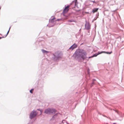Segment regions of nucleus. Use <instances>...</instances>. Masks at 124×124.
Returning a JSON list of instances; mask_svg holds the SVG:
<instances>
[{
	"label": "nucleus",
	"mask_w": 124,
	"mask_h": 124,
	"mask_svg": "<svg viewBox=\"0 0 124 124\" xmlns=\"http://www.w3.org/2000/svg\"><path fill=\"white\" fill-rule=\"evenodd\" d=\"M86 13H89L88 12H86Z\"/></svg>",
	"instance_id": "obj_20"
},
{
	"label": "nucleus",
	"mask_w": 124,
	"mask_h": 124,
	"mask_svg": "<svg viewBox=\"0 0 124 124\" xmlns=\"http://www.w3.org/2000/svg\"><path fill=\"white\" fill-rule=\"evenodd\" d=\"M85 28L87 30L89 29L90 28V26L89 24L88 23H86L85 24Z\"/></svg>",
	"instance_id": "obj_7"
},
{
	"label": "nucleus",
	"mask_w": 124,
	"mask_h": 124,
	"mask_svg": "<svg viewBox=\"0 0 124 124\" xmlns=\"http://www.w3.org/2000/svg\"><path fill=\"white\" fill-rule=\"evenodd\" d=\"M59 20V19H58V20Z\"/></svg>",
	"instance_id": "obj_24"
},
{
	"label": "nucleus",
	"mask_w": 124,
	"mask_h": 124,
	"mask_svg": "<svg viewBox=\"0 0 124 124\" xmlns=\"http://www.w3.org/2000/svg\"><path fill=\"white\" fill-rule=\"evenodd\" d=\"M55 112V110L54 109H50L48 108L46 109L45 110L44 113L46 114H54Z\"/></svg>",
	"instance_id": "obj_2"
},
{
	"label": "nucleus",
	"mask_w": 124,
	"mask_h": 124,
	"mask_svg": "<svg viewBox=\"0 0 124 124\" xmlns=\"http://www.w3.org/2000/svg\"><path fill=\"white\" fill-rule=\"evenodd\" d=\"M97 54H94L93 56H92V57H94L96 56L98 54H101V53H103L107 54H111L112 53V51H111L110 52H105L104 51H102L100 53H99V52Z\"/></svg>",
	"instance_id": "obj_4"
},
{
	"label": "nucleus",
	"mask_w": 124,
	"mask_h": 124,
	"mask_svg": "<svg viewBox=\"0 0 124 124\" xmlns=\"http://www.w3.org/2000/svg\"><path fill=\"white\" fill-rule=\"evenodd\" d=\"M98 10V8H94L92 10V12L93 14H94L95 12H96Z\"/></svg>",
	"instance_id": "obj_9"
},
{
	"label": "nucleus",
	"mask_w": 124,
	"mask_h": 124,
	"mask_svg": "<svg viewBox=\"0 0 124 124\" xmlns=\"http://www.w3.org/2000/svg\"><path fill=\"white\" fill-rule=\"evenodd\" d=\"M75 5L76 4V3L77 2V0H75Z\"/></svg>",
	"instance_id": "obj_14"
},
{
	"label": "nucleus",
	"mask_w": 124,
	"mask_h": 124,
	"mask_svg": "<svg viewBox=\"0 0 124 124\" xmlns=\"http://www.w3.org/2000/svg\"><path fill=\"white\" fill-rule=\"evenodd\" d=\"M95 79H93V82H94V81H95Z\"/></svg>",
	"instance_id": "obj_17"
},
{
	"label": "nucleus",
	"mask_w": 124,
	"mask_h": 124,
	"mask_svg": "<svg viewBox=\"0 0 124 124\" xmlns=\"http://www.w3.org/2000/svg\"><path fill=\"white\" fill-rule=\"evenodd\" d=\"M71 5V4L67 6L64 9L63 13L64 15V14L67 13L69 10V8Z\"/></svg>",
	"instance_id": "obj_3"
},
{
	"label": "nucleus",
	"mask_w": 124,
	"mask_h": 124,
	"mask_svg": "<svg viewBox=\"0 0 124 124\" xmlns=\"http://www.w3.org/2000/svg\"><path fill=\"white\" fill-rule=\"evenodd\" d=\"M93 3H96V2H95L94 1H93Z\"/></svg>",
	"instance_id": "obj_18"
},
{
	"label": "nucleus",
	"mask_w": 124,
	"mask_h": 124,
	"mask_svg": "<svg viewBox=\"0 0 124 124\" xmlns=\"http://www.w3.org/2000/svg\"><path fill=\"white\" fill-rule=\"evenodd\" d=\"M10 29V28H9V30L8 31V32L7 33V35H6V36H5V37L8 34V33H9V31Z\"/></svg>",
	"instance_id": "obj_13"
},
{
	"label": "nucleus",
	"mask_w": 124,
	"mask_h": 124,
	"mask_svg": "<svg viewBox=\"0 0 124 124\" xmlns=\"http://www.w3.org/2000/svg\"><path fill=\"white\" fill-rule=\"evenodd\" d=\"M37 114L36 112H32L31 114L30 118H32L36 116Z\"/></svg>",
	"instance_id": "obj_5"
},
{
	"label": "nucleus",
	"mask_w": 124,
	"mask_h": 124,
	"mask_svg": "<svg viewBox=\"0 0 124 124\" xmlns=\"http://www.w3.org/2000/svg\"><path fill=\"white\" fill-rule=\"evenodd\" d=\"M94 82H93L92 83L91 85V86L92 87L94 84Z\"/></svg>",
	"instance_id": "obj_12"
},
{
	"label": "nucleus",
	"mask_w": 124,
	"mask_h": 124,
	"mask_svg": "<svg viewBox=\"0 0 124 124\" xmlns=\"http://www.w3.org/2000/svg\"><path fill=\"white\" fill-rule=\"evenodd\" d=\"M55 18L54 17H53V18L49 20V22L51 23H53L55 21H56V20H55Z\"/></svg>",
	"instance_id": "obj_8"
},
{
	"label": "nucleus",
	"mask_w": 124,
	"mask_h": 124,
	"mask_svg": "<svg viewBox=\"0 0 124 124\" xmlns=\"http://www.w3.org/2000/svg\"><path fill=\"white\" fill-rule=\"evenodd\" d=\"M92 57H92V56H91V57H89V58H92Z\"/></svg>",
	"instance_id": "obj_16"
},
{
	"label": "nucleus",
	"mask_w": 124,
	"mask_h": 124,
	"mask_svg": "<svg viewBox=\"0 0 124 124\" xmlns=\"http://www.w3.org/2000/svg\"><path fill=\"white\" fill-rule=\"evenodd\" d=\"M68 21V22H71V20H69Z\"/></svg>",
	"instance_id": "obj_15"
},
{
	"label": "nucleus",
	"mask_w": 124,
	"mask_h": 124,
	"mask_svg": "<svg viewBox=\"0 0 124 124\" xmlns=\"http://www.w3.org/2000/svg\"><path fill=\"white\" fill-rule=\"evenodd\" d=\"M76 54L78 58L82 59L83 60H84L86 57V54L85 53L80 52H77Z\"/></svg>",
	"instance_id": "obj_1"
},
{
	"label": "nucleus",
	"mask_w": 124,
	"mask_h": 124,
	"mask_svg": "<svg viewBox=\"0 0 124 124\" xmlns=\"http://www.w3.org/2000/svg\"><path fill=\"white\" fill-rule=\"evenodd\" d=\"M40 114H41V111H40Z\"/></svg>",
	"instance_id": "obj_19"
},
{
	"label": "nucleus",
	"mask_w": 124,
	"mask_h": 124,
	"mask_svg": "<svg viewBox=\"0 0 124 124\" xmlns=\"http://www.w3.org/2000/svg\"><path fill=\"white\" fill-rule=\"evenodd\" d=\"M1 8V7H0V9Z\"/></svg>",
	"instance_id": "obj_22"
},
{
	"label": "nucleus",
	"mask_w": 124,
	"mask_h": 124,
	"mask_svg": "<svg viewBox=\"0 0 124 124\" xmlns=\"http://www.w3.org/2000/svg\"><path fill=\"white\" fill-rule=\"evenodd\" d=\"M115 123H114L113 124H115Z\"/></svg>",
	"instance_id": "obj_23"
},
{
	"label": "nucleus",
	"mask_w": 124,
	"mask_h": 124,
	"mask_svg": "<svg viewBox=\"0 0 124 124\" xmlns=\"http://www.w3.org/2000/svg\"><path fill=\"white\" fill-rule=\"evenodd\" d=\"M42 52H43V53H48V51H46V50H42Z\"/></svg>",
	"instance_id": "obj_10"
},
{
	"label": "nucleus",
	"mask_w": 124,
	"mask_h": 124,
	"mask_svg": "<svg viewBox=\"0 0 124 124\" xmlns=\"http://www.w3.org/2000/svg\"><path fill=\"white\" fill-rule=\"evenodd\" d=\"M33 90V89H31L30 91V92L31 93H32V91Z\"/></svg>",
	"instance_id": "obj_11"
},
{
	"label": "nucleus",
	"mask_w": 124,
	"mask_h": 124,
	"mask_svg": "<svg viewBox=\"0 0 124 124\" xmlns=\"http://www.w3.org/2000/svg\"><path fill=\"white\" fill-rule=\"evenodd\" d=\"M1 38H1V37H0V39H1Z\"/></svg>",
	"instance_id": "obj_21"
},
{
	"label": "nucleus",
	"mask_w": 124,
	"mask_h": 124,
	"mask_svg": "<svg viewBox=\"0 0 124 124\" xmlns=\"http://www.w3.org/2000/svg\"><path fill=\"white\" fill-rule=\"evenodd\" d=\"M77 46V45L75 44H74L73 45L71 46L69 48L70 49H71L72 50L73 49L76 48Z\"/></svg>",
	"instance_id": "obj_6"
}]
</instances>
